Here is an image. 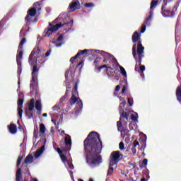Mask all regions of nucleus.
<instances>
[{"label": "nucleus", "mask_w": 181, "mask_h": 181, "mask_svg": "<svg viewBox=\"0 0 181 181\" xmlns=\"http://www.w3.org/2000/svg\"><path fill=\"white\" fill-rule=\"evenodd\" d=\"M83 146L88 165L91 166L103 163V157L100 155L103 151V142L98 133L91 132L84 140Z\"/></svg>", "instance_id": "obj_1"}, {"label": "nucleus", "mask_w": 181, "mask_h": 181, "mask_svg": "<svg viewBox=\"0 0 181 181\" xmlns=\"http://www.w3.org/2000/svg\"><path fill=\"white\" fill-rule=\"evenodd\" d=\"M48 56H50V51H47L45 55L39 47L34 48L29 55L28 63L30 65L33 66L31 73L32 79L30 84V88L32 90L33 93L36 91V88H37V74L39 73V67H37V66L43 64V63H45L43 59L48 57Z\"/></svg>", "instance_id": "obj_2"}, {"label": "nucleus", "mask_w": 181, "mask_h": 181, "mask_svg": "<svg viewBox=\"0 0 181 181\" xmlns=\"http://www.w3.org/2000/svg\"><path fill=\"white\" fill-rule=\"evenodd\" d=\"M145 47L142 46V42L139 41L137 43V49L136 45H134L132 47V54L134 59L136 60V66L134 68L135 71H140L141 64H142V59H144L145 56Z\"/></svg>", "instance_id": "obj_3"}, {"label": "nucleus", "mask_w": 181, "mask_h": 181, "mask_svg": "<svg viewBox=\"0 0 181 181\" xmlns=\"http://www.w3.org/2000/svg\"><path fill=\"white\" fill-rule=\"evenodd\" d=\"M173 0H163V4L161 6L160 13L163 18H175L176 15V11H177V6L180 1H178L174 5L173 8L168 7V4H170Z\"/></svg>", "instance_id": "obj_4"}, {"label": "nucleus", "mask_w": 181, "mask_h": 181, "mask_svg": "<svg viewBox=\"0 0 181 181\" xmlns=\"http://www.w3.org/2000/svg\"><path fill=\"white\" fill-rule=\"evenodd\" d=\"M73 22L74 21L71 20L70 22L64 23H60L52 26V23H49V26H51V28L45 30V34L44 35V36H50V35L53 34V32H57L59 29H60V28H63V26L64 25L67 26L68 29H71V28L73 27Z\"/></svg>", "instance_id": "obj_5"}, {"label": "nucleus", "mask_w": 181, "mask_h": 181, "mask_svg": "<svg viewBox=\"0 0 181 181\" xmlns=\"http://www.w3.org/2000/svg\"><path fill=\"white\" fill-rule=\"evenodd\" d=\"M93 64L95 67V69H97L98 71H101V70H103V69H106V71L108 73L109 70H114V69L111 66V64H103V59L102 58H96L94 62H93Z\"/></svg>", "instance_id": "obj_6"}, {"label": "nucleus", "mask_w": 181, "mask_h": 181, "mask_svg": "<svg viewBox=\"0 0 181 181\" xmlns=\"http://www.w3.org/2000/svg\"><path fill=\"white\" fill-rule=\"evenodd\" d=\"M123 156H124L119 151L112 152L110 156V163H112L113 165H118V162L122 159Z\"/></svg>", "instance_id": "obj_7"}, {"label": "nucleus", "mask_w": 181, "mask_h": 181, "mask_svg": "<svg viewBox=\"0 0 181 181\" xmlns=\"http://www.w3.org/2000/svg\"><path fill=\"white\" fill-rule=\"evenodd\" d=\"M25 95L23 93L20 92L18 93V117L21 119H22V114H23V98Z\"/></svg>", "instance_id": "obj_8"}, {"label": "nucleus", "mask_w": 181, "mask_h": 181, "mask_svg": "<svg viewBox=\"0 0 181 181\" xmlns=\"http://www.w3.org/2000/svg\"><path fill=\"white\" fill-rule=\"evenodd\" d=\"M37 12V11L35 7L30 8L27 12V16L25 18V22H29V21H30L33 16H36Z\"/></svg>", "instance_id": "obj_9"}, {"label": "nucleus", "mask_w": 181, "mask_h": 181, "mask_svg": "<svg viewBox=\"0 0 181 181\" xmlns=\"http://www.w3.org/2000/svg\"><path fill=\"white\" fill-rule=\"evenodd\" d=\"M69 8L70 12H74V11H77V9H80V8H81L80 1H78V0H74L69 4Z\"/></svg>", "instance_id": "obj_10"}, {"label": "nucleus", "mask_w": 181, "mask_h": 181, "mask_svg": "<svg viewBox=\"0 0 181 181\" xmlns=\"http://www.w3.org/2000/svg\"><path fill=\"white\" fill-rule=\"evenodd\" d=\"M152 19V11H150V15L148 17L146 18V21L144 22V24L141 26V33H145V30H146V25H148V21Z\"/></svg>", "instance_id": "obj_11"}, {"label": "nucleus", "mask_w": 181, "mask_h": 181, "mask_svg": "<svg viewBox=\"0 0 181 181\" xmlns=\"http://www.w3.org/2000/svg\"><path fill=\"white\" fill-rule=\"evenodd\" d=\"M30 163H33V156L32 154H29L25 157L22 166H25V165H30Z\"/></svg>", "instance_id": "obj_12"}, {"label": "nucleus", "mask_w": 181, "mask_h": 181, "mask_svg": "<svg viewBox=\"0 0 181 181\" xmlns=\"http://www.w3.org/2000/svg\"><path fill=\"white\" fill-rule=\"evenodd\" d=\"M8 131L10 134H12V135H15V134L18 132V127H16V124L11 123L8 126Z\"/></svg>", "instance_id": "obj_13"}, {"label": "nucleus", "mask_w": 181, "mask_h": 181, "mask_svg": "<svg viewBox=\"0 0 181 181\" xmlns=\"http://www.w3.org/2000/svg\"><path fill=\"white\" fill-rule=\"evenodd\" d=\"M132 39V42L134 43V45H136V43H138V40L141 39V37L139 36V33H138V31H135L133 33Z\"/></svg>", "instance_id": "obj_14"}, {"label": "nucleus", "mask_w": 181, "mask_h": 181, "mask_svg": "<svg viewBox=\"0 0 181 181\" xmlns=\"http://www.w3.org/2000/svg\"><path fill=\"white\" fill-rule=\"evenodd\" d=\"M119 100L122 101V103H120L119 108L120 112H124V107L127 105V100H125V98H119Z\"/></svg>", "instance_id": "obj_15"}, {"label": "nucleus", "mask_w": 181, "mask_h": 181, "mask_svg": "<svg viewBox=\"0 0 181 181\" xmlns=\"http://www.w3.org/2000/svg\"><path fill=\"white\" fill-rule=\"evenodd\" d=\"M117 131L119 132H129V130H124V128L122 127V122L121 120L117 122Z\"/></svg>", "instance_id": "obj_16"}, {"label": "nucleus", "mask_w": 181, "mask_h": 181, "mask_svg": "<svg viewBox=\"0 0 181 181\" xmlns=\"http://www.w3.org/2000/svg\"><path fill=\"white\" fill-rule=\"evenodd\" d=\"M43 151H45V146H41V148L38 150H37L34 154V156L36 159H37V158H39L40 156V155H42V153H43Z\"/></svg>", "instance_id": "obj_17"}, {"label": "nucleus", "mask_w": 181, "mask_h": 181, "mask_svg": "<svg viewBox=\"0 0 181 181\" xmlns=\"http://www.w3.org/2000/svg\"><path fill=\"white\" fill-rule=\"evenodd\" d=\"M120 121L121 119H126V121H129V113L126 112H122L120 114Z\"/></svg>", "instance_id": "obj_18"}, {"label": "nucleus", "mask_w": 181, "mask_h": 181, "mask_svg": "<svg viewBox=\"0 0 181 181\" xmlns=\"http://www.w3.org/2000/svg\"><path fill=\"white\" fill-rule=\"evenodd\" d=\"M16 181H22V170L18 168L16 174Z\"/></svg>", "instance_id": "obj_19"}, {"label": "nucleus", "mask_w": 181, "mask_h": 181, "mask_svg": "<svg viewBox=\"0 0 181 181\" xmlns=\"http://www.w3.org/2000/svg\"><path fill=\"white\" fill-rule=\"evenodd\" d=\"M29 111H33V110H35V99L32 98L30 101V103H28V109Z\"/></svg>", "instance_id": "obj_20"}, {"label": "nucleus", "mask_w": 181, "mask_h": 181, "mask_svg": "<svg viewBox=\"0 0 181 181\" xmlns=\"http://www.w3.org/2000/svg\"><path fill=\"white\" fill-rule=\"evenodd\" d=\"M112 166H115V164L110 163L107 176H111V175H112V173L114 172V168Z\"/></svg>", "instance_id": "obj_21"}, {"label": "nucleus", "mask_w": 181, "mask_h": 181, "mask_svg": "<svg viewBox=\"0 0 181 181\" xmlns=\"http://www.w3.org/2000/svg\"><path fill=\"white\" fill-rule=\"evenodd\" d=\"M139 142L137 140L134 141L133 147L132 148V152L134 155L136 153V146H139Z\"/></svg>", "instance_id": "obj_22"}, {"label": "nucleus", "mask_w": 181, "mask_h": 181, "mask_svg": "<svg viewBox=\"0 0 181 181\" xmlns=\"http://www.w3.org/2000/svg\"><path fill=\"white\" fill-rule=\"evenodd\" d=\"M32 111L33 110H25V117L28 118V119H32V118H33V112Z\"/></svg>", "instance_id": "obj_23"}, {"label": "nucleus", "mask_w": 181, "mask_h": 181, "mask_svg": "<svg viewBox=\"0 0 181 181\" xmlns=\"http://www.w3.org/2000/svg\"><path fill=\"white\" fill-rule=\"evenodd\" d=\"M77 101H78V98L76 97L74 95H72V96L71 97V98L69 100V103H70L71 105H74V104H76V103H77Z\"/></svg>", "instance_id": "obj_24"}, {"label": "nucleus", "mask_w": 181, "mask_h": 181, "mask_svg": "<svg viewBox=\"0 0 181 181\" xmlns=\"http://www.w3.org/2000/svg\"><path fill=\"white\" fill-rule=\"evenodd\" d=\"M18 54L16 56V63H19V60H22V58L23 57V51L22 49H19Z\"/></svg>", "instance_id": "obj_25"}, {"label": "nucleus", "mask_w": 181, "mask_h": 181, "mask_svg": "<svg viewBox=\"0 0 181 181\" xmlns=\"http://www.w3.org/2000/svg\"><path fill=\"white\" fill-rule=\"evenodd\" d=\"M17 65H18L17 74L18 76V78H20L21 74H22V62H17Z\"/></svg>", "instance_id": "obj_26"}, {"label": "nucleus", "mask_w": 181, "mask_h": 181, "mask_svg": "<svg viewBox=\"0 0 181 181\" xmlns=\"http://www.w3.org/2000/svg\"><path fill=\"white\" fill-rule=\"evenodd\" d=\"M77 88H78V81H77L75 83V86L74 87V89L72 90V95H77V94H78V92L77 91Z\"/></svg>", "instance_id": "obj_27"}, {"label": "nucleus", "mask_w": 181, "mask_h": 181, "mask_svg": "<svg viewBox=\"0 0 181 181\" xmlns=\"http://www.w3.org/2000/svg\"><path fill=\"white\" fill-rule=\"evenodd\" d=\"M35 109L40 112L42 111V103L40 100L35 101Z\"/></svg>", "instance_id": "obj_28"}, {"label": "nucleus", "mask_w": 181, "mask_h": 181, "mask_svg": "<svg viewBox=\"0 0 181 181\" xmlns=\"http://www.w3.org/2000/svg\"><path fill=\"white\" fill-rule=\"evenodd\" d=\"M65 145L71 146V138L69 134L65 137Z\"/></svg>", "instance_id": "obj_29"}, {"label": "nucleus", "mask_w": 181, "mask_h": 181, "mask_svg": "<svg viewBox=\"0 0 181 181\" xmlns=\"http://www.w3.org/2000/svg\"><path fill=\"white\" fill-rule=\"evenodd\" d=\"M158 3H159V1H158V0H153L151 1V6H150L151 13H153L152 9H153V8H156V6L158 5Z\"/></svg>", "instance_id": "obj_30"}, {"label": "nucleus", "mask_w": 181, "mask_h": 181, "mask_svg": "<svg viewBox=\"0 0 181 181\" xmlns=\"http://www.w3.org/2000/svg\"><path fill=\"white\" fill-rule=\"evenodd\" d=\"M25 43H26V38L24 37L19 43L18 50H22V49H23V45H25Z\"/></svg>", "instance_id": "obj_31"}, {"label": "nucleus", "mask_w": 181, "mask_h": 181, "mask_svg": "<svg viewBox=\"0 0 181 181\" xmlns=\"http://www.w3.org/2000/svg\"><path fill=\"white\" fill-rule=\"evenodd\" d=\"M40 134H45L46 132V127H45V124L43 123H41L40 124Z\"/></svg>", "instance_id": "obj_32"}, {"label": "nucleus", "mask_w": 181, "mask_h": 181, "mask_svg": "<svg viewBox=\"0 0 181 181\" xmlns=\"http://www.w3.org/2000/svg\"><path fill=\"white\" fill-rule=\"evenodd\" d=\"M70 149H71V146L65 145V146L62 148V151L64 153H67V152H70Z\"/></svg>", "instance_id": "obj_33"}, {"label": "nucleus", "mask_w": 181, "mask_h": 181, "mask_svg": "<svg viewBox=\"0 0 181 181\" xmlns=\"http://www.w3.org/2000/svg\"><path fill=\"white\" fill-rule=\"evenodd\" d=\"M131 119L134 121V122H138V113L132 114L131 115Z\"/></svg>", "instance_id": "obj_34"}, {"label": "nucleus", "mask_w": 181, "mask_h": 181, "mask_svg": "<svg viewBox=\"0 0 181 181\" xmlns=\"http://www.w3.org/2000/svg\"><path fill=\"white\" fill-rule=\"evenodd\" d=\"M23 159V157L22 156H20L18 158L17 163H16L17 168H19V167L21 166V163H22Z\"/></svg>", "instance_id": "obj_35"}, {"label": "nucleus", "mask_w": 181, "mask_h": 181, "mask_svg": "<svg viewBox=\"0 0 181 181\" xmlns=\"http://www.w3.org/2000/svg\"><path fill=\"white\" fill-rule=\"evenodd\" d=\"M119 69L121 71V74H122V76H124V77H127V71H125V69L120 66Z\"/></svg>", "instance_id": "obj_36"}, {"label": "nucleus", "mask_w": 181, "mask_h": 181, "mask_svg": "<svg viewBox=\"0 0 181 181\" xmlns=\"http://www.w3.org/2000/svg\"><path fill=\"white\" fill-rule=\"evenodd\" d=\"M78 57H80V53H77L74 57H71L70 59L71 63H74V60H76Z\"/></svg>", "instance_id": "obj_37"}, {"label": "nucleus", "mask_w": 181, "mask_h": 181, "mask_svg": "<svg viewBox=\"0 0 181 181\" xmlns=\"http://www.w3.org/2000/svg\"><path fill=\"white\" fill-rule=\"evenodd\" d=\"M127 103L130 107H132L134 105V99L132 98H128Z\"/></svg>", "instance_id": "obj_38"}, {"label": "nucleus", "mask_w": 181, "mask_h": 181, "mask_svg": "<svg viewBox=\"0 0 181 181\" xmlns=\"http://www.w3.org/2000/svg\"><path fill=\"white\" fill-rule=\"evenodd\" d=\"M111 62H112V59L104 58L102 63H105V64H111Z\"/></svg>", "instance_id": "obj_39"}, {"label": "nucleus", "mask_w": 181, "mask_h": 181, "mask_svg": "<svg viewBox=\"0 0 181 181\" xmlns=\"http://www.w3.org/2000/svg\"><path fill=\"white\" fill-rule=\"evenodd\" d=\"M119 149L120 151H124L125 149V145L124 144V142H120L119 144Z\"/></svg>", "instance_id": "obj_40"}, {"label": "nucleus", "mask_w": 181, "mask_h": 181, "mask_svg": "<svg viewBox=\"0 0 181 181\" xmlns=\"http://www.w3.org/2000/svg\"><path fill=\"white\" fill-rule=\"evenodd\" d=\"M142 144L143 145L141 146L140 151H144L145 148H146V140H143Z\"/></svg>", "instance_id": "obj_41"}, {"label": "nucleus", "mask_w": 181, "mask_h": 181, "mask_svg": "<svg viewBox=\"0 0 181 181\" xmlns=\"http://www.w3.org/2000/svg\"><path fill=\"white\" fill-rule=\"evenodd\" d=\"M60 158H61L62 162H64V163H66V162H67V157L65 155L62 154L60 156Z\"/></svg>", "instance_id": "obj_42"}, {"label": "nucleus", "mask_w": 181, "mask_h": 181, "mask_svg": "<svg viewBox=\"0 0 181 181\" xmlns=\"http://www.w3.org/2000/svg\"><path fill=\"white\" fill-rule=\"evenodd\" d=\"M87 52H88V49H83L78 51V53H79V56H83V54H86Z\"/></svg>", "instance_id": "obj_43"}, {"label": "nucleus", "mask_w": 181, "mask_h": 181, "mask_svg": "<svg viewBox=\"0 0 181 181\" xmlns=\"http://www.w3.org/2000/svg\"><path fill=\"white\" fill-rule=\"evenodd\" d=\"M129 128L130 131H133V129H135V124L134 123H129Z\"/></svg>", "instance_id": "obj_44"}, {"label": "nucleus", "mask_w": 181, "mask_h": 181, "mask_svg": "<svg viewBox=\"0 0 181 181\" xmlns=\"http://www.w3.org/2000/svg\"><path fill=\"white\" fill-rule=\"evenodd\" d=\"M86 8H94V4L93 3H86L85 4Z\"/></svg>", "instance_id": "obj_45"}, {"label": "nucleus", "mask_w": 181, "mask_h": 181, "mask_svg": "<svg viewBox=\"0 0 181 181\" xmlns=\"http://www.w3.org/2000/svg\"><path fill=\"white\" fill-rule=\"evenodd\" d=\"M57 152L59 153V156H61V155H63V150L62 151V149H60V148H57Z\"/></svg>", "instance_id": "obj_46"}, {"label": "nucleus", "mask_w": 181, "mask_h": 181, "mask_svg": "<svg viewBox=\"0 0 181 181\" xmlns=\"http://www.w3.org/2000/svg\"><path fill=\"white\" fill-rule=\"evenodd\" d=\"M146 165H148V159L144 158L142 161V165L143 166H146Z\"/></svg>", "instance_id": "obj_47"}, {"label": "nucleus", "mask_w": 181, "mask_h": 181, "mask_svg": "<svg viewBox=\"0 0 181 181\" xmlns=\"http://www.w3.org/2000/svg\"><path fill=\"white\" fill-rule=\"evenodd\" d=\"M52 110L53 111H59V110H60V107H59L58 105H55L52 107Z\"/></svg>", "instance_id": "obj_48"}, {"label": "nucleus", "mask_w": 181, "mask_h": 181, "mask_svg": "<svg viewBox=\"0 0 181 181\" xmlns=\"http://www.w3.org/2000/svg\"><path fill=\"white\" fill-rule=\"evenodd\" d=\"M127 88L125 86H124L122 89V94H125V93H127Z\"/></svg>", "instance_id": "obj_49"}, {"label": "nucleus", "mask_w": 181, "mask_h": 181, "mask_svg": "<svg viewBox=\"0 0 181 181\" xmlns=\"http://www.w3.org/2000/svg\"><path fill=\"white\" fill-rule=\"evenodd\" d=\"M25 36H26V34L23 33V30L22 29L20 32V37H25Z\"/></svg>", "instance_id": "obj_50"}, {"label": "nucleus", "mask_w": 181, "mask_h": 181, "mask_svg": "<svg viewBox=\"0 0 181 181\" xmlns=\"http://www.w3.org/2000/svg\"><path fill=\"white\" fill-rule=\"evenodd\" d=\"M63 39H64L63 35H59L58 37V42H62Z\"/></svg>", "instance_id": "obj_51"}, {"label": "nucleus", "mask_w": 181, "mask_h": 181, "mask_svg": "<svg viewBox=\"0 0 181 181\" xmlns=\"http://www.w3.org/2000/svg\"><path fill=\"white\" fill-rule=\"evenodd\" d=\"M140 71H145V65H140Z\"/></svg>", "instance_id": "obj_52"}, {"label": "nucleus", "mask_w": 181, "mask_h": 181, "mask_svg": "<svg viewBox=\"0 0 181 181\" xmlns=\"http://www.w3.org/2000/svg\"><path fill=\"white\" fill-rule=\"evenodd\" d=\"M119 90H121V86L119 85H117L115 89V91H118Z\"/></svg>", "instance_id": "obj_53"}, {"label": "nucleus", "mask_w": 181, "mask_h": 181, "mask_svg": "<svg viewBox=\"0 0 181 181\" xmlns=\"http://www.w3.org/2000/svg\"><path fill=\"white\" fill-rule=\"evenodd\" d=\"M59 18L58 17V18H57L55 20H54L53 21H52V23H57V22H59Z\"/></svg>", "instance_id": "obj_54"}, {"label": "nucleus", "mask_w": 181, "mask_h": 181, "mask_svg": "<svg viewBox=\"0 0 181 181\" xmlns=\"http://www.w3.org/2000/svg\"><path fill=\"white\" fill-rule=\"evenodd\" d=\"M129 165H130V166H131L133 169H135V168H136V165L135 163H130Z\"/></svg>", "instance_id": "obj_55"}, {"label": "nucleus", "mask_w": 181, "mask_h": 181, "mask_svg": "<svg viewBox=\"0 0 181 181\" xmlns=\"http://www.w3.org/2000/svg\"><path fill=\"white\" fill-rule=\"evenodd\" d=\"M67 91L65 92V95L62 97V98H64V100H66V98H67Z\"/></svg>", "instance_id": "obj_56"}, {"label": "nucleus", "mask_w": 181, "mask_h": 181, "mask_svg": "<svg viewBox=\"0 0 181 181\" xmlns=\"http://www.w3.org/2000/svg\"><path fill=\"white\" fill-rule=\"evenodd\" d=\"M140 76L141 77H145V74H144V71H141Z\"/></svg>", "instance_id": "obj_57"}, {"label": "nucleus", "mask_w": 181, "mask_h": 181, "mask_svg": "<svg viewBox=\"0 0 181 181\" xmlns=\"http://www.w3.org/2000/svg\"><path fill=\"white\" fill-rule=\"evenodd\" d=\"M69 88H70V87L66 86V90L67 91V95H69V93H70V90H69Z\"/></svg>", "instance_id": "obj_58"}, {"label": "nucleus", "mask_w": 181, "mask_h": 181, "mask_svg": "<svg viewBox=\"0 0 181 181\" xmlns=\"http://www.w3.org/2000/svg\"><path fill=\"white\" fill-rule=\"evenodd\" d=\"M62 43L60 42L59 44L57 45V47H60L62 46Z\"/></svg>", "instance_id": "obj_59"}, {"label": "nucleus", "mask_w": 181, "mask_h": 181, "mask_svg": "<svg viewBox=\"0 0 181 181\" xmlns=\"http://www.w3.org/2000/svg\"><path fill=\"white\" fill-rule=\"evenodd\" d=\"M18 129H23V127H22V125L20 124L18 126Z\"/></svg>", "instance_id": "obj_60"}, {"label": "nucleus", "mask_w": 181, "mask_h": 181, "mask_svg": "<svg viewBox=\"0 0 181 181\" xmlns=\"http://www.w3.org/2000/svg\"><path fill=\"white\" fill-rule=\"evenodd\" d=\"M78 104H81V105H83V102L81 101V100H79L78 101Z\"/></svg>", "instance_id": "obj_61"}, {"label": "nucleus", "mask_w": 181, "mask_h": 181, "mask_svg": "<svg viewBox=\"0 0 181 181\" xmlns=\"http://www.w3.org/2000/svg\"><path fill=\"white\" fill-rule=\"evenodd\" d=\"M81 64H83V62H80L78 64H77V66H81Z\"/></svg>", "instance_id": "obj_62"}, {"label": "nucleus", "mask_w": 181, "mask_h": 181, "mask_svg": "<svg viewBox=\"0 0 181 181\" xmlns=\"http://www.w3.org/2000/svg\"><path fill=\"white\" fill-rule=\"evenodd\" d=\"M141 181H146V178L144 177L141 179Z\"/></svg>", "instance_id": "obj_63"}, {"label": "nucleus", "mask_w": 181, "mask_h": 181, "mask_svg": "<svg viewBox=\"0 0 181 181\" xmlns=\"http://www.w3.org/2000/svg\"><path fill=\"white\" fill-rule=\"evenodd\" d=\"M42 117H47V113H44V114L42 115Z\"/></svg>", "instance_id": "obj_64"}]
</instances>
